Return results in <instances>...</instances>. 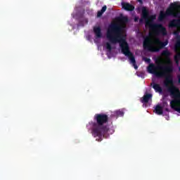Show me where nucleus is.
Segmentation results:
<instances>
[{
  "mask_svg": "<svg viewBox=\"0 0 180 180\" xmlns=\"http://www.w3.org/2000/svg\"><path fill=\"white\" fill-rule=\"evenodd\" d=\"M171 54L168 49L162 51L161 55L165 57L167 64L165 66L159 65L161 61L158 60H155V64H158L157 65L154 63H150L151 59L149 58H144L143 60L149 64L147 67L149 74H154L158 78H165L164 82L165 86L167 88V91L173 99L170 101V108L180 113V90L179 88L174 85V79L172 75H171L174 72V65L171 60Z\"/></svg>",
  "mask_w": 180,
  "mask_h": 180,
  "instance_id": "obj_1",
  "label": "nucleus"
},
{
  "mask_svg": "<svg viewBox=\"0 0 180 180\" xmlns=\"http://www.w3.org/2000/svg\"><path fill=\"white\" fill-rule=\"evenodd\" d=\"M179 70L180 71V68H179Z\"/></svg>",
  "mask_w": 180,
  "mask_h": 180,
  "instance_id": "obj_29",
  "label": "nucleus"
},
{
  "mask_svg": "<svg viewBox=\"0 0 180 180\" xmlns=\"http://www.w3.org/2000/svg\"><path fill=\"white\" fill-rule=\"evenodd\" d=\"M142 19H145V26L146 27H149V30L151 32H153L156 34V36H159V34H162V36H167V28L162 25V24L154 23V20L157 19V16L155 15H150L148 13V10L147 8H142Z\"/></svg>",
  "mask_w": 180,
  "mask_h": 180,
  "instance_id": "obj_4",
  "label": "nucleus"
},
{
  "mask_svg": "<svg viewBox=\"0 0 180 180\" xmlns=\"http://www.w3.org/2000/svg\"><path fill=\"white\" fill-rule=\"evenodd\" d=\"M80 25H82V26H84V24H82V22L80 21Z\"/></svg>",
  "mask_w": 180,
  "mask_h": 180,
  "instance_id": "obj_25",
  "label": "nucleus"
},
{
  "mask_svg": "<svg viewBox=\"0 0 180 180\" xmlns=\"http://www.w3.org/2000/svg\"><path fill=\"white\" fill-rule=\"evenodd\" d=\"M94 32L96 34V39H101V37H102V30L101 27H94Z\"/></svg>",
  "mask_w": 180,
  "mask_h": 180,
  "instance_id": "obj_10",
  "label": "nucleus"
},
{
  "mask_svg": "<svg viewBox=\"0 0 180 180\" xmlns=\"http://www.w3.org/2000/svg\"><path fill=\"white\" fill-rule=\"evenodd\" d=\"M168 44V41L162 42L160 38H155L153 41L150 37L143 39V49L152 53H158L161 49H164Z\"/></svg>",
  "mask_w": 180,
  "mask_h": 180,
  "instance_id": "obj_5",
  "label": "nucleus"
},
{
  "mask_svg": "<svg viewBox=\"0 0 180 180\" xmlns=\"http://www.w3.org/2000/svg\"><path fill=\"white\" fill-rule=\"evenodd\" d=\"M180 32L177 30L174 32V36H176V43L174 45H176V47H180Z\"/></svg>",
  "mask_w": 180,
  "mask_h": 180,
  "instance_id": "obj_12",
  "label": "nucleus"
},
{
  "mask_svg": "<svg viewBox=\"0 0 180 180\" xmlns=\"http://www.w3.org/2000/svg\"><path fill=\"white\" fill-rule=\"evenodd\" d=\"M84 22L86 24H87V23H88V19L84 18Z\"/></svg>",
  "mask_w": 180,
  "mask_h": 180,
  "instance_id": "obj_23",
  "label": "nucleus"
},
{
  "mask_svg": "<svg viewBox=\"0 0 180 180\" xmlns=\"http://www.w3.org/2000/svg\"><path fill=\"white\" fill-rule=\"evenodd\" d=\"M105 47H106V49L108 50V51H112V45H110V43L109 42H107L105 44Z\"/></svg>",
  "mask_w": 180,
  "mask_h": 180,
  "instance_id": "obj_17",
  "label": "nucleus"
},
{
  "mask_svg": "<svg viewBox=\"0 0 180 180\" xmlns=\"http://www.w3.org/2000/svg\"><path fill=\"white\" fill-rule=\"evenodd\" d=\"M177 78H178V82L180 84V75H177Z\"/></svg>",
  "mask_w": 180,
  "mask_h": 180,
  "instance_id": "obj_21",
  "label": "nucleus"
},
{
  "mask_svg": "<svg viewBox=\"0 0 180 180\" xmlns=\"http://www.w3.org/2000/svg\"><path fill=\"white\" fill-rule=\"evenodd\" d=\"M153 98V94H145L142 98H141V103H148V101Z\"/></svg>",
  "mask_w": 180,
  "mask_h": 180,
  "instance_id": "obj_11",
  "label": "nucleus"
},
{
  "mask_svg": "<svg viewBox=\"0 0 180 180\" xmlns=\"http://www.w3.org/2000/svg\"><path fill=\"white\" fill-rule=\"evenodd\" d=\"M122 6L125 11H128L129 12L134 11V6L129 3H122Z\"/></svg>",
  "mask_w": 180,
  "mask_h": 180,
  "instance_id": "obj_9",
  "label": "nucleus"
},
{
  "mask_svg": "<svg viewBox=\"0 0 180 180\" xmlns=\"http://www.w3.org/2000/svg\"><path fill=\"white\" fill-rule=\"evenodd\" d=\"M94 122H89L91 127L92 136L98 137V141H102V137H106L109 127L105 125L109 122V117L104 113L96 114L94 117Z\"/></svg>",
  "mask_w": 180,
  "mask_h": 180,
  "instance_id": "obj_3",
  "label": "nucleus"
},
{
  "mask_svg": "<svg viewBox=\"0 0 180 180\" xmlns=\"http://www.w3.org/2000/svg\"><path fill=\"white\" fill-rule=\"evenodd\" d=\"M85 13V11H83V13Z\"/></svg>",
  "mask_w": 180,
  "mask_h": 180,
  "instance_id": "obj_28",
  "label": "nucleus"
},
{
  "mask_svg": "<svg viewBox=\"0 0 180 180\" xmlns=\"http://www.w3.org/2000/svg\"><path fill=\"white\" fill-rule=\"evenodd\" d=\"M174 51L176 53L174 58L180 60V46H176V45H174Z\"/></svg>",
  "mask_w": 180,
  "mask_h": 180,
  "instance_id": "obj_14",
  "label": "nucleus"
},
{
  "mask_svg": "<svg viewBox=\"0 0 180 180\" xmlns=\"http://www.w3.org/2000/svg\"><path fill=\"white\" fill-rule=\"evenodd\" d=\"M178 19H174L169 21V27L171 29H174V27H176V30L180 32V11L179 13V17H175Z\"/></svg>",
  "mask_w": 180,
  "mask_h": 180,
  "instance_id": "obj_7",
  "label": "nucleus"
},
{
  "mask_svg": "<svg viewBox=\"0 0 180 180\" xmlns=\"http://www.w3.org/2000/svg\"><path fill=\"white\" fill-rule=\"evenodd\" d=\"M162 109H164V108H168V103L167 101H164L162 103Z\"/></svg>",
  "mask_w": 180,
  "mask_h": 180,
  "instance_id": "obj_19",
  "label": "nucleus"
},
{
  "mask_svg": "<svg viewBox=\"0 0 180 180\" xmlns=\"http://www.w3.org/2000/svg\"><path fill=\"white\" fill-rule=\"evenodd\" d=\"M179 60H180V59H178L177 58L174 57V61H175L176 65H179Z\"/></svg>",
  "mask_w": 180,
  "mask_h": 180,
  "instance_id": "obj_20",
  "label": "nucleus"
},
{
  "mask_svg": "<svg viewBox=\"0 0 180 180\" xmlns=\"http://www.w3.org/2000/svg\"><path fill=\"white\" fill-rule=\"evenodd\" d=\"M180 11V2L175 1L171 3L169 8H167L166 11H160L158 16V21L162 22L165 19H167L168 16H173L174 18L179 17Z\"/></svg>",
  "mask_w": 180,
  "mask_h": 180,
  "instance_id": "obj_6",
  "label": "nucleus"
},
{
  "mask_svg": "<svg viewBox=\"0 0 180 180\" xmlns=\"http://www.w3.org/2000/svg\"><path fill=\"white\" fill-rule=\"evenodd\" d=\"M165 110L166 112H169V108H168V107H165Z\"/></svg>",
  "mask_w": 180,
  "mask_h": 180,
  "instance_id": "obj_22",
  "label": "nucleus"
},
{
  "mask_svg": "<svg viewBox=\"0 0 180 180\" xmlns=\"http://www.w3.org/2000/svg\"><path fill=\"white\" fill-rule=\"evenodd\" d=\"M118 20L121 23L126 24V23H127V22H129V18L126 16H120L118 18Z\"/></svg>",
  "mask_w": 180,
  "mask_h": 180,
  "instance_id": "obj_16",
  "label": "nucleus"
},
{
  "mask_svg": "<svg viewBox=\"0 0 180 180\" xmlns=\"http://www.w3.org/2000/svg\"><path fill=\"white\" fill-rule=\"evenodd\" d=\"M106 9H108V7L106 6H104L102 7L101 11H98L97 13V18H101L105 12H106Z\"/></svg>",
  "mask_w": 180,
  "mask_h": 180,
  "instance_id": "obj_15",
  "label": "nucleus"
},
{
  "mask_svg": "<svg viewBox=\"0 0 180 180\" xmlns=\"http://www.w3.org/2000/svg\"><path fill=\"white\" fill-rule=\"evenodd\" d=\"M151 86L155 90V92H158V94H162V87L160 84H157L155 82L151 83Z\"/></svg>",
  "mask_w": 180,
  "mask_h": 180,
  "instance_id": "obj_8",
  "label": "nucleus"
},
{
  "mask_svg": "<svg viewBox=\"0 0 180 180\" xmlns=\"http://www.w3.org/2000/svg\"><path fill=\"white\" fill-rule=\"evenodd\" d=\"M164 108H162V107L160 105H157L155 108V113H156V115H162V113H164V110H163Z\"/></svg>",
  "mask_w": 180,
  "mask_h": 180,
  "instance_id": "obj_13",
  "label": "nucleus"
},
{
  "mask_svg": "<svg viewBox=\"0 0 180 180\" xmlns=\"http://www.w3.org/2000/svg\"><path fill=\"white\" fill-rule=\"evenodd\" d=\"M137 1H139V2H143V1H142V0H137Z\"/></svg>",
  "mask_w": 180,
  "mask_h": 180,
  "instance_id": "obj_26",
  "label": "nucleus"
},
{
  "mask_svg": "<svg viewBox=\"0 0 180 180\" xmlns=\"http://www.w3.org/2000/svg\"><path fill=\"white\" fill-rule=\"evenodd\" d=\"M115 113L117 116H123L124 115V112L122 110H117Z\"/></svg>",
  "mask_w": 180,
  "mask_h": 180,
  "instance_id": "obj_18",
  "label": "nucleus"
},
{
  "mask_svg": "<svg viewBox=\"0 0 180 180\" xmlns=\"http://www.w3.org/2000/svg\"><path fill=\"white\" fill-rule=\"evenodd\" d=\"M139 22H140V23H141L142 22H143V20H139Z\"/></svg>",
  "mask_w": 180,
  "mask_h": 180,
  "instance_id": "obj_24",
  "label": "nucleus"
},
{
  "mask_svg": "<svg viewBox=\"0 0 180 180\" xmlns=\"http://www.w3.org/2000/svg\"><path fill=\"white\" fill-rule=\"evenodd\" d=\"M135 20V22H137V18H135V20Z\"/></svg>",
  "mask_w": 180,
  "mask_h": 180,
  "instance_id": "obj_27",
  "label": "nucleus"
},
{
  "mask_svg": "<svg viewBox=\"0 0 180 180\" xmlns=\"http://www.w3.org/2000/svg\"><path fill=\"white\" fill-rule=\"evenodd\" d=\"M124 27L117 22H112L107 30V39L112 44L120 43V47L122 54L128 57L131 64L137 70L139 66L136 64V58L130 51L129 44L126 41V37L123 34Z\"/></svg>",
  "mask_w": 180,
  "mask_h": 180,
  "instance_id": "obj_2",
  "label": "nucleus"
}]
</instances>
